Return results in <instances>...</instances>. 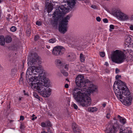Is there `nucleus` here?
<instances>
[{"label": "nucleus", "mask_w": 133, "mask_h": 133, "mask_svg": "<svg viewBox=\"0 0 133 133\" xmlns=\"http://www.w3.org/2000/svg\"><path fill=\"white\" fill-rule=\"evenodd\" d=\"M113 88L116 96L118 99L122 100L124 104L127 106L131 104L132 98L124 82L121 80L116 81Z\"/></svg>", "instance_id": "f257e3e1"}, {"label": "nucleus", "mask_w": 133, "mask_h": 133, "mask_svg": "<svg viewBox=\"0 0 133 133\" xmlns=\"http://www.w3.org/2000/svg\"><path fill=\"white\" fill-rule=\"evenodd\" d=\"M31 74H26V80L31 85L32 88L34 90L37 92L41 95L44 97H49L51 94V89L49 88L50 84L48 85L46 82H41L39 83L37 78L35 77L32 76L29 77Z\"/></svg>", "instance_id": "f03ea898"}, {"label": "nucleus", "mask_w": 133, "mask_h": 133, "mask_svg": "<svg viewBox=\"0 0 133 133\" xmlns=\"http://www.w3.org/2000/svg\"><path fill=\"white\" fill-rule=\"evenodd\" d=\"M68 9L64 6H59L58 7L56 11L54 12L53 17L54 18V22L57 23L58 20L62 18L59 22V30L61 33L64 34L67 31V25L69 20L71 17L69 15L63 18L65 14L67 12Z\"/></svg>", "instance_id": "7ed1b4c3"}, {"label": "nucleus", "mask_w": 133, "mask_h": 133, "mask_svg": "<svg viewBox=\"0 0 133 133\" xmlns=\"http://www.w3.org/2000/svg\"><path fill=\"white\" fill-rule=\"evenodd\" d=\"M81 89L75 88L73 89L72 94L73 98L82 107H87L90 106L91 101L90 97L83 92L82 88Z\"/></svg>", "instance_id": "20e7f679"}, {"label": "nucleus", "mask_w": 133, "mask_h": 133, "mask_svg": "<svg viewBox=\"0 0 133 133\" xmlns=\"http://www.w3.org/2000/svg\"><path fill=\"white\" fill-rule=\"evenodd\" d=\"M75 83L77 86L80 87L84 91H86L89 90L90 92H94L96 89L95 86L93 84H90V81L88 79H85L84 77L80 75L77 76L75 81Z\"/></svg>", "instance_id": "39448f33"}, {"label": "nucleus", "mask_w": 133, "mask_h": 133, "mask_svg": "<svg viewBox=\"0 0 133 133\" xmlns=\"http://www.w3.org/2000/svg\"><path fill=\"white\" fill-rule=\"evenodd\" d=\"M35 72L37 73H39V80H41V82H44L45 83L46 82L48 85L50 84V81L48 78H46L44 72L42 70L39 69V68H38L37 66H33L29 67L27 70L26 74H32V73L36 74Z\"/></svg>", "instance_id": "423d86ee"}, {"label": "nucleus", "mask_w": 133, "mask_h": 133, "mask_svg": "<svg viewBox=\"0 0 133 133\" xmlns=\"http://www.w3.org/2000/svg\"><path fill=\"white\" fill-rule=\"evenodd\" d=\"M111 58L113 62L118 64L123 63L126 59L124 53L118 50H116L113 52Z\"/></svg>", "instance_id": "0eeeda50"}, {"label": "nucleus", "mask_w": 133, "mask_h": 133, "mask_svg": "<svg viewBox=\"0 0 133 133\" xmlns=\"http://www.w3.org/2000/svg\"><path fill=\"white\" fill-rule=\"evenodd\" d=\"M119 128V125L117 122L113 123L111 121L107 125V130L105 133H116Z\"/></svg>", "instance_id": "6e6552de"}, {"label": "nucleus", "mask_w": 133, "mask_h": 133, "mask_svg": "<svg viewBox=\"0 0 133 133\" xmlns=\"http://www.w3.org/2000/svg\"><path fill=\"white\" fill-rule=\"evenodd\" d=\"M28 65H36L38 64L40 60L37 54L36 53H34L31 55V56H29L28 59Z\"/></svg>", "instance_id": "1a4fd4ad"}, {"label": "nucleus", "mask_w": 133, "mask_h": 133, "mask_svg": "<svg viewBox=\"0 0 133 133\" xmlns=\"http://www.w3.org/2000/svg\"><path fill=\"white\" fill-rule=\"evenodd\" d=\"M65 51V48L61 46H58L54 47L52 50V54L56 56L63 55Z\"/></svg>", "instance_id": "9d476101"}, {"label": "nucleus", "mask_w": 133, "mask_h": 133, "mask_svg": "<svg viewBox=\"0 0 133 133\" xmlns=\"http://www.w3.org/2000/svg\"><path fill=\"white\" fill-rule=\"evenodd\" d=\"M12 40V38L10 36H8L6 37L5 40L3 36H0V44L4 45L5 44V41L7 43L11 42Z\"/></svg>", "instance_id": "9b49d317"}, {"label": "nucleus", "mask_w": 133, "mask_h": 133, "mask_svg": "<svg viewBox=\"0 0 133 133\" xmlns=\"http://www.w3.org/2000/svg\"><path fill=\"white\" fill-rule=\"evenodd\" d=\"M52 0H46L45 8L47 9L48 13L51 12L53 9Z\"/></svg>", "instance_id": "f8f14e48"}, {"label": "nucleus", "mask_w": 133, "mask_h": 133, "mask_svg": "<svg viewBox=\"0 0 133 133\" xmlns=\"http://www.w3.org/2000/svg\"><path fill=\"white\" fill-rule=\"evenodd\" d=\"M75 54L73 53H68L67 55V58L70 61H74L75 59Z\"/></svg>", "instance_id": "ddd939ff"}, {"label": "nucleus", "mask_w": 133, "mask_h": 133, "mask_svg": "<svg viewBox=\"0 0 133 133\" xmlns=\"http://www.w3.org/2000/svg\"><path fill=\"white\" fill-rule=\"evenodd\" d=\"M113 15L119 19V17H121L123 12L117 10H114L112 12Z\"/></svg>", "instance_id": "4468645a"}, {"label": "nucleus", "mask_w": 133, "mask_h": 133, "mask_svg": "<svg viewBox=\"0 0 133 133\" xmlns=\"http://www.w3.org/2000/svg\"><path fill=\"white\" fill-rule=\"evenodd\" d=\"M119 20L122 21H127L129 19L128 16L126 14L123 13L121 17H119Z\"/></svg>", "instance_id": "2eb2a0df"}, {"label": "nucleus", "mask_w": 133, "mask_h": 133, "mask_svg": "<svg viewBox=\"0 0 133 133\" xmlns=\"http://www.w3.org/2000/svg\"><path fill=\"white\" fill-rule=\"evenodd\" d=\"M17 70L16 69H13L11 70V76L12 77L15 75L16 72H17Z\"/></svg>", "instance_id": "dca6fc26"}, {"label": "nucleus", "mask_w": 133, "mask_h": 133, "mask_svg": "<svg viewBox=\"0 0 133 133\" xmlns=\"http://www.w3.org/2000/svg\"><path fill=\"white\" fill-rule=\"evenodd\" d=\"M88 110L89 111L92 112H94L97 110L96 108L95 107H89Z\"/></svg>", "instance_id": "f3484780"}, {"label": "nucleus", "mask_w": 133, "mask_h": 133, "mask_svg": "<svg viewBox=\"0 0 133 133\" xmlns=\"http://www.w3.org/2000/svg\"><path fill=\"white\" fill-rule=\"evenodd\" d=\"M125 42L127 43L128 44L129 43V44H130L132 42L131 37L129 36H128L125 40Z\"/></svg>", "instance_id": "a211bd4d"}, {"label": "nucleus", "mask_w": 133, "mask_h": 133, "mask_svg": "<svg viewBox=\"0 0 133 133\" xmlns=\"http://www.w3.org/2000/svg\"><path fill=\"white\" fill-rule=\"evenodd\" d=\"M72 128L73 131H74V130L76 129L79 128L78 127V125L75 123H72Z\"/></svg>", "instance_id": "6ab92c4d"}, {"label": "nucleus", "mask_w": 133, "mask_h": 133, "mask_svg": "<svg viewBox=\"0 0 133 133\" xmlns=\"http://www.w3.org/2000/svg\"><path fill=\"white\" fill-rule=\"evenodd\" d=\"M80 57L81 62H83L84 61L85 59L83 54H80Z\"/></svg>", "instance_id": "aec40b11"}, {"label": "nucleus", "mask_w": 133, "mask_h": 133, "mask_svg": "<svg viewBox=\"0 0 133 133\" xmlns=\"http://www.w3.org/2000/svg\"><path fill=\"white\" fill-rule=\"evenodd\" d=\"M61 73L65 76H67L68 75V73L66 71H65L64 70L61 71Z\"/></svg>", "instance_id": "412c9836"}, {"label": "nucleus", "mask_w": 133, "mask_h": 133, "mask_svg": "<svg viewBox=\"0 0 133 133\" xmlns=\"http://www.w3.org/2000/svg\"><path fill=\"white\" fill-rule=\"evenodd\" d=\"M55 62L56 63V64L58 65H60L61 66L62 65V63L60 60L56 59L55 60Z\"/></svg>", "instance_id": "4be33fe9"}, {"label": "nucleus", "mask_w": 133, "mask_h": 133, "mask_svg": "<svg viewBox=\"0 0 133 133\" xmlns=\"http://www.w3.org/2000/svg\"><path fill=\"white\" fill-rule=\"evenodd\" d=\"M120 121L121 123L123 124H124L126 123V121L125 118H122L121 119H120Z\"/></svg>", "instance_id": "5701e85b"}, {"label": "nucleus", "mask_w": 133, "mask_h": 133, "mask_svg": "<svg viewBox=\"0 0 133 133\" xmlns=\"http://www.w3.org/2000/svg\"><path fill=\"white\" fill-rule=\"evenodd\" d=\"M46 127H49L51 126L52 125L51 124L50 121H47L46 122Z\"/></svg>", "instance_id": "b1692460"}, {"label": "nucleus", "mask_w": 133, "mask_h": 133, "mask_svg": "<svg viewBox=\"0 0 133 133\" xmlns=\"http://www.w3.org/2000/svg\"><path fill=\"white\" fill-rule=\"evenodd\" d=\"M56 41V39L55 38H52L49 40V42L50 43H53Z\"/></svg>", "instance_id": "393cba45"}, {"label": "nucleus", "mask_w": 133, "mask_h": 133, "mask_svg": "<svg viewBox=\"0 0 133 133\" xmlns=\"http://www.w3.org/2000/svg\"><path fill=\"white\" fill-rule=\"evenodd\" d=\"M10 30L12 32H14L16 30V28L15 26H12L10 28Z\"/></svg>", "instance_id": "a878e982"}, {"label": "nucleus", "mask_w": 133, "mask_h": 133, "mask_svg": "<svg viewBox=\"0 0 133 133\" xmlns=\"http://www.w3.org/2000/svg\"><path fill=\"white\" fill-rule=\"evenodd\" d=\"M73 131L74 133H81V130L79 128L78 129H76L75 130H74Z\"/></svg>", "instance_id": "bb28decb"}, {"label": "nucleus", "mask_w": 133, "mask_h": 133, "mask_svg": "<svg viewBox=\"0 0 133 133\" xmlns=\"http://www.w3.org/2000/svg\"><path fill=\"white\" fill-rule=\"evenodd\" d=\"M26 32L27 36H29L30 35L31 32L30 30L29 29L27 30L26 31Z\"/></svg>", "instance_id": "cd10ccee"}, {"label": "nucleus", "mask_w": 133, "mask_h": 133, "mask_svg": "<svg viewBox=\"0 0 133 133\" xmlns=\"http://www.w3.org/2000/svg\"><path fill=\"white\" fill-rule=\"evenodd\" d=\"M105 53L104 52H102L100 53V55L102 57H104L105 56Z\"/></svg>", "instance_id": "c85d7f7f"}, {"label": "nucleus", "mask_w": 133, "mask_h": 133, "mask_svg": "<svg viewBox=\"0 0 133 133\" xmlns=\"http://www.w3.org/2000/svg\"><path fill=\"white\" fill-rule=\"evenodd\" d=\"M34 96L37 99H39V97L37 94L36 93H34L33 94Z\"/></svg>", "instance_id": "c756f323"}, {"label": "nucleus", "mask_w": 133, "mask_h": 133, "mask_svg": "<svg viewBox=\"0 0 133 133\" xmlns=\"http://www.w3.org/2000/svg\"><path fill=\"white\" fill-rule=\"evenodd\" d=\"M36 24L38 26H41L42 25V23L41 22L37 21L36 22Z\"/></svg>", "instance_id": "7c9ffc66"}, {"label": "nucleus", "mask_w": 133, "mask_h": 133, "mask_svg": "<svg viewBox=\"0 0 133 133\" xmlns=\"http://www.w3.org/2000/svg\"><path fill=\"white\" fill-rule=\"evenodd\" d=\"M41 126L42 127H46V123L43 122L41 123Z\"/></svg>", "instance_id": "2f4dec72"}, {"label": "nucleus", "mask_w": 133, "mask_h": 133, "mask_svg": "<svg viewBox=\"0 0 133 133\" xmlns=\"http://www.w3.org/2000/svg\"><path fill=\"white\" fill-rule=\"evenodd\" d=\"M39 36L38 35H36L35 36V41H37L38 39H39Z\"/></svg>", "instance_id": "473e14b6"}, {"label": "nucleus", "mask_w": 133, "mask_h": 133, "mask_svg": "<svg viewBox=\"0 0 133 133\" xmlns=\"http://www.w3.org/2000/svg\"><path fill=\"white\" fill-rule=\"evenodd\" d=\"M103 22L104 23H107L108 22V20L106 18L103 19Z\"/></svg>", "instance_id": "72a5a7b5"}, {"label": "nucleus", "mask_w": 133, "mask_h": 133, "mask_svg": "<svg viewBox=\"0 0 133 133\" xmlns=\"http://www.w3.org/2000/svg\"><path fill=\"white\" fill-rule=\"evenodd\" d=\"M121 77V75H117L116 76V79H117V80H118L117 81H115V82L116 81H118V80H119V79H118L119 78H120ZM115 83L114 82V84Z\"/></svg>", "instance_id": "f704fd0d"}, {"label": "nucleus", "mask_w": 133, "mask_h": 133, "mask_svg": "<svg viewBox=\"0 0 133 133\" xmlns=\"http://www.w3.org/2000/svg\"><path fill=\"white\" fill-rule=\"evenodd\" d=\"M110 29H114V26L113 25H110ZM110 31H111V30H110Z\"/></svg>", "instance_id": "c9c22d12"}, {"label": "nucleus", "mask_w": 133, "mask_h": 133, "mask_svg": "<svg viewBox=\"0 0 133 133\" xmlns=\"http://www.w3.org/2000/svg\"><path fill=\"white\" fill-rule=\"evenodd\" d=\"M73 106L74 108L75 109H78L77 106L74 103L73 104Z\"/></svg>", "instance_id": "e433bc0d"}, {"label": "nucleus", "mask_w": 133, "mask_h": 133, "mask_svg": "<svg viewBox=\"0 0 133 133\" xmlns=\"http://www.w3.org/2000/svg\"><path fill=\"white\" fill-rule=\"evenodd\" d=\"M23 74H24V73L23 72H22V73L21 76V78L20 79V80H19L20 81L22 82L23 81V79L22 78V76L23 75Z\"/></svg>", "instance_id": "4c0bfd02"}, {"label": "nucleus", "mask_w": 133, "mask_h": 133, "mask_svg": "<svg viewBox=\"0 0 133 133\" xmlns=\"http://www.w3.org/2000/svg\"><path fill=\"white\" fill-rule=\"evenodd\" d=\"M97 21L98 22H100L101 21V18L99 17H97L96 18Z\"/></svg>", "instance_id": "58836bf2"}, {"label": "nucleus", "mask_w": 133, "mask_h": 133, "mask_svg": "<svg viewBox=\"0 0 133 133\" xmlns=\"http://www.w3.org/2000/svg\"><path fill=\"white\" fill-rule=\"evenodd\" d=\"M24 117L22 116H20V120H23L24 119Z\"/></svg>", "instance_id": "ea45409f"}, {"label": "nucleus", "mask_w": 133, "mask_h": 133, "mask_svg": "<svg viewBox=\"0 0 133 133\" xmlns=\"http://www.w3.org/2000/svg\"><path fill=\"white\" fill-rule=\"evenodd\" d=\"M110 117V114H107L106 115V117L108 118H109Z\"/></svg>", "instance_id": "a19ab883"}, {"label": "nucleus", "mask_w": 133, "mask_h": 133, "mask_svg": "<svg viewBox=\"0 0 133 133\" xmlns=\"http://www.w3.org/2000/svg\"><path fill=\"white\" fill-rule=\"evenodd\" d=\"M91 7L93 8L96 9V6L95 5H92Z\"/></svg>", "instance_id": "79ce46f5"}, {"label": "nucleus", "mask_w": 133, "mask_h": 133, "mask_svg": "<svg viewBox=\"0 0 133 133\" xmlns=\"http://www.w3.org/2000/svg\"><path fill=\"white\" fill-rule=\"evenodd\" d=\"M115 71H116V73H118L119 72V70L118 69L116 68V69Z\"/></svg>", "instance_id": "37998d69"}, {"label": "nucleus", "mask_w": 133, "mask_h": 133, "mask_svg": "<svg viewBox=\"0 0 133 133\" xmlns=\"http://www.w3.org/2000/svg\"><path fill=\"white\" fill-rule=\"evenodd\" d=\"M130 29L132 30H133V25H131L130 26Z\"/></svg>", "instance_id": "c03bdc74"}, {"label": "nucleus", "mask_w": 133, "mask_h": 133, "mask_svg": "<svg viewBox=\"0 0 133 133\" xmlns=\"http://www.w3.org/2000/svg\"><path fill=\"white\" fill-rule=\"evenodd\" d=\"M65 87L66 88H68L69 87V85L67 84H66L65 85Z\"/></svg>", "instance_id": "a18cd8bd"}, {"label": "nucleus", "mask_w": 133, "mask_h": 133, "mask_svg": "<svg viewBox=\"0 0 133 133\" xmlns=\"http://www.w3.org/2000/svg\"><path fill=\"white\" fill-rule=\"evenodd\" d=\"M23 92L24 93V95H27L28 96V93H25V90H23Z\"/></svg>", "instance_id": "49530a36"}, {"label": "nucleus", "mask_w": 133, "mask_h": 133, "mask_svg": "<svg viewBox=\"0 0 133 133\" xmlns=\"http://www.w3.org/2000/svg\"><path fill=\"white\" fill-rule=\"evenodd\" d=\"M62 68L63 69H66V66H65V65H62Z\"/></svg>", "instance_id": "de8ad7c7"}, {"label": "nucleus", "mask_w": 133, "mask_h": 133, "mask_svg": "<svg viewBox=\"0 0 133 133\" xmlns=\"http://www.w3.org/2000/svg\"><path fill=\"white\" fill-rule=\"evenodd\" d=\"M106 103H104V104H103L102 106L103 107H104L106 106Z\"/></svg>", "instance_id": "09e8293b"}, {"label": "nucleus", "mask_w": 133, "mask_h": 133, "mask_svg": "<svg viewBox=\"0 0 133 133\" xmlns=\"http://www.w3.org/2000/svg\"><path fill=\"white\" fill-rule=\"evenodd\" d=\"M130 45H132V47H133V40Z\"/></svg>", "instance_id": "8fccbe9b"}, {"label": "nucleus", "mask_w": 133, "mask_h": 133, "mask_svg": "<svg viewBox=\"0 0 133 133\" xmlns=\"http://www.w3.org/2000/svg\"><path fill=\"white\" fill-rule=\"evenodd\" d=\"M105 65L106 66H108V63L107 62H105Z\"/></svg>", "instance_id": "3c124183"}, {"label": "nucleus", "mask_w": 133, "mask_h": 133, "mask_svg": "<svg viewBox=\"0 0 133 133\" xmlns=\"http://www.w3.org/2000/svg\"><path fill=\"white\" fill-rule=\"evenodd\" d=\"M8 108L9 109L10 108V103L9 105H8Z\"/></svg>", "instance_id": "603ef678"}, {"label": "nucleus", "mask_w": 133, "mask_h": 133, "mask_svg": "<svg viewBox=\"0 0 133 133\" xmlns=\"http://www.w3.org/2000/svg\"><path fill=\"white\" fill-rule=\"evenodd\" d=\"M117 117L118 118H119L120 119H121L122 118V117H121L120 115H118L117 116Z\"/></svg>", "instance_id": "864d4df0"}, {"label": "nucleus", "mask_w": 133, "mask_h": 133, "mask_svg": "<svg viewBox=\"0 0 133 133\" xmlns=\"http://www.w3.org/2000/svg\"><path fill=\"white\" fill-rule=\"evenodd\" d=\"M23 125L21 124L20 126V128L21 129H23Z\"/></svg>", "instance_id": "5fc2aeb1"}, {"label": "nucleus", "mask_w": 133, "mask_h": 133, "mask_svg": "<svg viewBox=\"0 0 133 133\" xmlns=\"http://www.w3.org/2000/svg\"><path fill=\"white\" fill-rule=\"evenodd\" d=\"M128 132L129 133H132V131L131 130H130L128 131Z\"/></svg>", "instance_id": "6e6d98bb"}, {"label": "nucleus", "mask_w": 133, "mask_h": 133, "mask_svg": "<svg viewBox=\"0 0 133 133\" xmlns=\"http://www.w3.org/2000/svg\"><path fill=\"white\" fill-rule=\"evenodd\" d=\"M31 119H32V120H35V118H34V117H33V118H32Z\"/></svg>", "instance_id": "4d7b16f0"}, {"label": "nucleus", "mask_w": 133, "mask_h": 133, "mask_svg": "<svg viewBox=\"0 0 133 133\" xmlns=\"http://www.w3.org/2000/svg\"><path fill=\"white\" fill-rule=\"evenodd\" d=\"M21 97H19V101H20L21 100Z\"/></svg>", "instance_id": "13d9d810"}, {"label": "nucleus", "mask_w": 133, "mask_h": 133, "mask_svg": "<svg viewBox=\"0 0 133 133\" xmlns=\"http://www.w3.org/2000/svg\"><path fill=\"white\" fill-rule=\"evenodd\" d=\"M35 115L34 114H33L32 116V117H34L35 116Z\"/></svg>", "instance_id": "bf43d9fd"}, {"label": "nucleus", "mask_w": 133, "mask_h": 133, "mask_svg": "<svg viewBox=\"0 0 133 133\" xmlns=\"http://www.w3.org/2000/svg\"><path fill=\"white\" fill-rule=\"evenodd\" d=\"M66 80L68 81H69V79L68 78H66Z\"/></svg>", "instance_id": "052dcab7"}, {"label": "nucleus", "mask_w": 133, "mask_h": 133, "mask_svg": "<svg viewBox=\"0 0 133 133\" xmlns=\"http://www.w3.org/2000/svg\"><path fill=\"white\" fill-rule=\"evenodd\" d=\"M131 19H133V15L131 17Z\"/></svg>", "instance_id": "680f3d73"}, {"label": "nucleus", "mask_w": 133, "mask_h": 133, "mask_svg": "<svg viewBox=\"0 0 133 133\" xmlns=\"http://www.w3.org/2000/svg\"><path fill=\"white\" fill-rule=\"evenodd\" d=\"M34 118L35 119H36L37 118V117L36 116Z\"/></svg>", "instance_id": "e2e57ef3"}, {"label": "nucleus", "mask_w": 133, "mask_h": 133, "mask_svg": "<svg viewBox=\"0 0 133 133\" xmlns=\"http://www.w3.org/2000/svg\"><path fill=\"white\" fill-rule=\"evenodd\" d=\"M2 2V1L1 0H0V3H1Z\"/></svg>", "instance_id": "0e129e2a"}, {"label": "nucleus", "mask_w": 133, "mask_h": 133, "mask_svg": "<svg viewBox=\"0 0 133 133\" xmlns=\"http://www.w3.org/2000/svg\"><path fill=\"white\" fill-rule=\"evenodd\" d=\"M113 119H114V120H115V118H113Z\"/></svg>", "instance_id": "69168bd1"}]
</instances>
